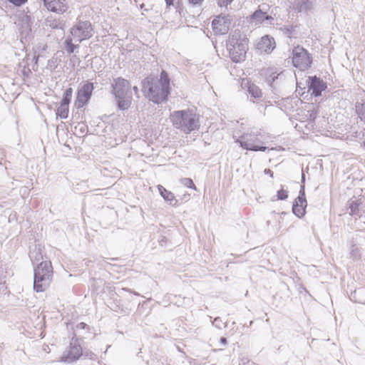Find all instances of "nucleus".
Listing matches in <instances>:
<instances>
[{"mask_svg":"<svg viewBox=\"0 0 365 365\" xmlns=\"http://www.w3.org/2000/svg\"><path fill=\"white\" fill-rule=\"evenodd\" d=\"M288 197V191L282 187L277 192V198L278 200H284Z\"/></svg>","mask_w":365,"mask_h":365,"instance_id":"obj_22","label":"nucleus"},{"mask_svg":"<svg viewBox=\"0 0 365 365\" xmlns=\"http://www.w3.org/2000/svg\"><path fill=\"white\" fill-rule=\"evenodd\" d=\"M173 126L186 134L200 128L199 117L190 110H176L170 113Z\"/></svg>","mask_w":365,"mask_h":365,"instance_id":"obj_3","label":"nucleus"},{"mask_svg":"<svg viewBox=\"0 0 365 365\" xmlns=\"http://www.w3.org/2000/svg\"><path fill=\"white\" fill-rule=\"evenodd\" d=\"M275 46L273 38L268 36H263L258 43V48L265 53L271 52Z\"/></svg>","mask_w":365,"mask_h":365,"instance_id":"obj_16","label":"nucleus"},{"mask_svg":"<svg viewBox=\"0 0 365 365\" xmlns=\"http://www.w3.org/2000/svg\"><path fill=\"white\" fill-rule=\"evenodd\" d=\"M307 203L305 197V192L304 187L299 191V195L294 200L292 211L295 215L299 217H303L306 213V207Z\"/></svg>","mask_w":365,"mask_h":365,"instance_id":"obj_14","label":"nucleus"},{"mask_svg":"<svg viewBox=\"0 0 365 365\" xmlns=\"http://www.w3.org/2000/svg\"><path fill=\"white\" fill-rule=\"evenodd\" d=\"M145 96L155 103H161L168 100L170 93V78L166 71H162L160 78L148 76L143 82Z\"/></svg>","mask_w":365,"mask_h":365,"instance_id":"obj_1","label":"nucleus"},{"mask_svg":"<svg viewBox=\"0 0 365 365\" xmlns=\"http://www.w3.org/2000/svg\"><path fill=\"white\" fill-rule=\"evenodd\" d=\"M40 258H42V255H41V252L40 251V250H38L36 252V256L35 257V260L38 261Z\"/></svg>","mask_w":365,"mask_h":365,"instance_id":"obj_29","label":"nucleus"},{"mask_svg":"<svg viewBox=\"0 0 365 365\" xmlns=\"http://www.w3.org/2000/svg\"><path fill=\"white\" fill-rule=\"evenodd\" d=\"M264 172L265 174L269 175L272 178H274V173L270 169H265Z\"/></svg>","mask_w":365,"mask_h":365,"instance_id":"obj_27","label":"nucleus"},{"mask_svg":"<svg viewBox=\"0 0 365 365\" xmlns=\"http://www.w3.org/2000/svg\"><path fill=\"white\" fill-rule=\"evenodd\" d=\"M231 26V20L228 16H217L212 22V29L215 35L226 34Z\"/></svg>","mask_w":365,"mask_h":365,"instance_id":"obj_9","label":"nucleus"},{"mask_svg":"<svg viewBox=\"0 0 365 365\" xmlns=\"http://www.w3.org/2000/svg\"><path fill=\"white\" fill-rule=\"evenodd\" d=\"M220 341L223 344H227V339L225 337H221L220 338Z\"/></svg>","mask_w":365,"mask_h":365,"instance_id":"obj_32","label":"nucleus"},{"mask_svg":"<svg viewBox=\"0 0 365 365\" xmlns=\"http://www.w3.org/2000/svg\"><path fill=\"white\" fill-rule=\"evenodd\" d=\"M356 113L361 120L365 123V99L356 105Z\"/></svg>","mask_w":365,"mask_h":365,"instance_id":"obj_21","label":"nucleus"},{"mask_svg":"<svg viewBox=\"0 0 365 365\" xmlns=\"http://www.w3.org/2000/svg\"><path fill=\"white\" fill-rule=\"evenodd\" d=\"M66 50L69 53H73L76 48V46L72 42V39H68L66 41Z\"/></svg>","mask_w":365,"mask_h":365,"instance_id":"obj_23","label":"nucleus"},{"mask_svg":"<svg viewBox=\"0 0 365 365\" xmlns=\"http://www.w3.org/2000/svg\"><path fill=\"white\" fill-rule=\"evenodd\" d=\"M110 93L113 96L117 107L122 110L129 109L133 104L132 89L138 96L139 90L137 86L132 87L130 81L122 77L113 80L110 85Z\"/></svg>","mask_w":365,"mask_h":365,"instance_id":"obj_2","label":"nucleus"},{"mask_svg":"<svg viewBox=\"0 0 365 365\" xmlns=\"http://www.w3.org/2000/svg\"><path fill=\"white\" fill-rule=\"evenodd\" d=\"M175 1V0H165L166 5H167L168 6H173V5L174 4Z\"/></svg>","mask_w":365,"mask_h":365,"instance_id":"obj_30","label":"nucleus"},{"mask_svg":"<svg viewBox=\"0 0 365 365\" xmlns=\"http://www.w3.org/2000/svg\"><path fill=\"white\" fill-rule=\"evenodd\" d=\"M310 80L309 90L312 91V93L315 96H321L322 92L327 88L326 83L317 76L311 77Z\"/></svg>","mask_w":365,"mask_h":365,"instance_id":"obj_15","label":"nucleus"},{"mask_svg":"<svg viewBox=\"0 0 365 365\" xmlns=\"http://www.w3.org/2000/svg\"><path fill=\"white\" fill-rule=\"evenodd\" d=\"M94 85L89 81L83 82L78 88L74 101V106L76 108H81L87 105L91 100Z\"/></svg>","mask_w":365,"mask_h":365,"instance_id":"obj_7","label":"nucleus"},{"mask_svg":"<svg viewBox=\"0 0 365 365\" xmlns=\"http://www.w3.org/2000/svg\"><path fill=\"white\" fill-rule=\"evenodd\" d=\"M361 201L359 200H350L349 202V207L350 209V215H358L359 212V207Z\"/></svg>","mask_w":365,"mask_h":365,"instance_id":"obj_20","label":"nucleus"},{"mask_svg":"<svg viewBox=\"0 0 365 365\" xmlns=\"http://www.w3.org/2000/svg\"><path fill=\"white\" fill-rule=\"evenodd\" d=\"M45 7L51 12L63 14L68 9L67 0H43Z\"/></svg>","mask_w":365,"mask_h":365,"instance_id":"obj_13","label":"nucleus"},{"mask_svg":"<svg viewBox=\"0 0 365 365\" xmlns=\"http://www.w3.org/2000/svg\"><path fill=\"white\" fill-rule=\"evenodd\" d=\"M83 354V349L76 341L71 342L69 349L66 351L60 358V361L71 363L77 361Z\"/></svg>","mask_w":365,"mask_h":365,"instance_id":"obj_11","label":"nucleus"},{"mask_svg":"<svg viewBox=\"0 0 365 365\" xmlns=\"http://www.w3.org/2000/svg\"><path fill=\"white\" fill-rule=\"evenodd\" d=\"M53 276V266L50 260L41 262L34 272V287L37 292H44L49 286Z\"/></svg>","mask_w":365,"mask_h":365,"instance_id":"obj_5","label":"nucleus"},{"mask_svg":"<svg viewBox=\"0 0 365 365\" xmlns=\"http://www.w3.org/2000/svg\"><path fill=\"white\" fill-rule=\"evenodd\" d=\"M227 46L231 59L236 63L241 62L246 57L248 39L240 33H235L229 37Z\"/></svg>","mask_w":365,"mask_h":365,"instance_id":"obj_4","label":"nucleus"},{"mask_svg":"<svg viewBox=\"0 0 365 365\" xmlns=\"http://www.w3.org/2000/svg\"><path fill=\"white\" fill-rule=\"evenodd\" d=\"M182 183L185 186L189 188H192L196 190V186L195 185L193 181L190 178H185L182 180Z\"/></svg>","mask_w":365,"mask_h":365,"instance_id":"obj_24","label":"nucleus"},{"mask_svg":"<svg viewBox=\"0 0 365 365\" xmlns=\"http://www.w3.org/2000/svg\"><path fill=\"white\" fill-rule=\"evenodd\" d=\"M73 89L71 88H67L63 93L62 100L60 106L56 110V115L61 118L65 119L68 116L69 103L72 98Z\"/></svg>","mask_w":365,"mask_h":365,"instance_id":"obj_12","label":"nucleus"},{"mask_svg":"<svg viewBox=\"0 0 365 365\" xmlns=\"http://www.w3.org/2000/svg\"><path fill=\"white\" fill-rule=\"evenodd\" d=\"M232 1H233V0H217V4L220 7H227Z\"/></svg>","mask_w":365,"mask_h":365,"instance_id":"obj_25","label":"nucleus"},{"mask_svg":"<svg viewBox=\"0 0 365 365\" xmlns=\"http://www.w3.org/2000/svg\"><path fill=\"white\" fill-rule=\"evenodd\" d=\"M292 62L297 69L305 71L312 67L313 58L306 48L301 46H297L292 49Z\"/></svg>","mask_w":365,"mask_h":365,"instance_id":"obj_6","label":"nucleus"},{"mask_svg":"<svg viewBox=\"0 0 365 365\" xmlns=\"http://www.w3.org/2000/svg\"><path fill=\"white\" fill-rule=\"evenodd\" d=\"M86 326H87V324H86V323H84V322H81V323H80V324L78 325V327L79 328H81V329H84V328H86Z\"/></svg>","mask_w":365,"mask_h":365,"instance_id":"obj_31","label":"nucleus"},{"mask_svg":"<svg viewBox=\"0 0 365 365\" xmlns=\"http://www.w3.org/2000/svg\"><path fill=\"white\" fill-rule=\"evenodd\" d=\"M93 27L88 21H79L71 29V35L80 42L92 37Z\"/></svg>","mask_w":365,"mask_h":365,"instance_id":"obj_8","label":"nucleus"},{"mask_svg":"<svg viewBox=\"0 0 365 365\" xmlns=\"http://www.w3.org/2000/svg\"><path fill=\"white\" fill-rule=\"evenodd\" d=\"M158 191L161 196L164 198L166 201L172 202L175 200V195L173 192L170 191L166 190L164 187L162 185L158 186Z\"/></svg>","mask_w":365,"mask_h":365,"instance_id":"obj_19","label":"nucleus"},{"mask_svg":"<svg viewBox=\"0 0 365 365\" xmlns=\"http://www.w3.org/2000/svg\"><path fill=\"white\" fill-rule=\"evenodd\" d=\"M10 3L13 4L15 6H20L24 4L27 0H8Z\"/></svg>","mask_w":365,"mask_h":365,"instance_id":"obj_26","label":"nucleus"},{"mask_svg":"<svg viewBox=\"0 0 365 365\" xmlns=\"http://www.w3.org/2000/svg\"><path fill=\"white\" fill-rule=\"evenodd\" d=\"M251 19L257 24H262L265 20H273L271 16L267 15L265 12L262 11L260 9L255 11L252 15Z\"/></svg>","mask_w":365,"mask_h":365,"instance_id":"obj_17","label":"nucleus"},{"mask_svg":"<svg viewBox=\"0 0 365 365\" xmlns=\"http://www.w3.org/2000/svg\"><path fill=\"white\" fill-rule=\"evenodd\" d=\"M204 0H188V1L194 5L200 4Z\"/></svg>","mask_w":365,"mask_h":365,"instance_id":"obj_28","label":"nucleus"},{"mask_svg":"<svg viewBox=\"0 0 365 365\" xmlns=\"http://www.w3.org/2000/svg\"><path fill=\"white\" fill-rule=\"evenodd\" d=\"M247 87L249 93L255 98H259L262 96L261 89L251 81H247Z\"/></svg>","mask_w":365,"mask_h":365,"instance_id":"obj_18","label":"nucleus"},{"mask_svg":"<svg viewBox=\"0 0 365 365\" xmlns=\"http://www.w3.org/2000/svg\"><path fill=\"white\" fill-rule=\"evenodd\" d=\"M258 140L257 135L252 133H245L240 137L238 140L240 145L246 149L254 151H265L267 148L260 146L257 143Z\"/></svg>","mask_w":365,"mask_h":365,"instance_id":"obj_10","label":"nucleus"}]
</instances>
